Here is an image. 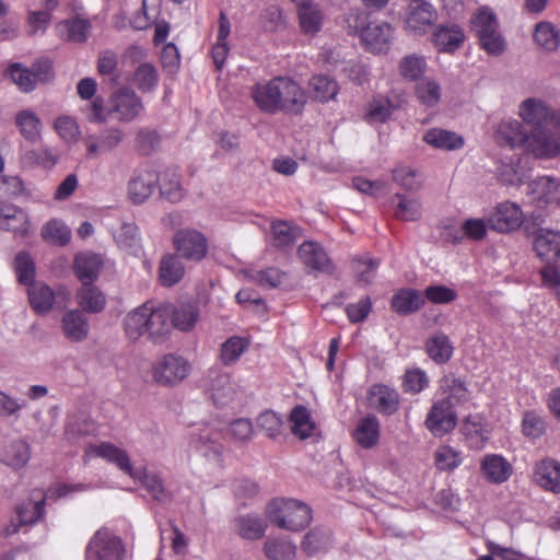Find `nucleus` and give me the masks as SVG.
I'll use <instances>...</instances> for the list:
<instances>
[{
  "instance_id": "nucleus-1",
  "label": "nucleus",
  "mask_w": 560,
  "mask_h": 560,
  "mask_svg": "<svg viewBox=\"0 0 560 560\" xmlns=\"http://www.w3.org/2000/svg\"><path fill=\"white\" fill-rule=\"evenodd\" d=\"M250 95L256 106L269 115L298 116L307 103V94L300 83L283 75L254 84Z\"/></svg>"
},
{
  "instance_id": "nucleus-2",
  "label": "nucleus",
  "mask_w": 560,
  "mask_h": 560,
  "mask_svg": "<svg viewBox=\"0 0 560 560\" xmlns=\"http://www.w3.org/2000/svg\"><path fill=\"white\" fill-rule=\"evenodd\" d=\"M172 314L173 305L170 303L158 306L144 303L125 316V334L130 341H137L147 335L152 342L162 343L172 332Z\"/></svg>"
},
{
  "instance_id": "nucleus-3",
  "label": "nucleus",
  "mask_w": 560,
  "mask_h": 560,
  "mask_svg": "<svg viewBox=\"0 0 560 560\" xmlns=\"http://www.w3.org/2000/svg\"><path fill=\"white\" fill-rule=\"evenodd\" d=\"M369 12L354 9L345 16L350 33H360L366 49L374 54H386L392 45L394 30L387 22H370Z\"/></svg>"
},
{
  "instance_id": "nucleus-4",
  "label": "nucleus",
  "mask_w": 560,
  "mask_h": 560,
  "mask_svg": "<svg viewBox=\"0 0 560 560\" xmlns=\"http://www.w3.org/2000/svg\"><path fill=\"white\" fill-rule=\"evenodd\" d=\"M269 522L285 530H301L311 520V508L294 499H273L266 506Z\"/></svg>"
},
{
  "instance_id": "nucleus-5",
  "label": "nucleus",
  "mask_w": 560,
  "mask_h": 560,
  "mask_svg": "<svg viewBox=\"0 0 560 560\" xmlns=\"http://www.w3.org/2000/svg\"><path fill=\"white\" fill-rule=\"evenodd\" d=\"M28 287L30 305L38 315H45L54 308H65L71 300V293L66 287L52 290L44 282H34Z\"/></svg>"
},
{
  "instance_id": "nucleus-6",
  "label": "nucleus",
  "mask_w": 560,
  "mask_h": 560,
  "mask_svg": "<svg viewBox=\"0 0 560 560\" xmlns=\"http://www.w3.org/2000/svg\"><path fill=\"white\" fill-rule=\"evenodd\" d=\"M190 370V363L184 357L168 353L159 358L152 365V378L161 386L173 387L182 383Z\"/></svg>"
},
{
  "instance_id": "nucleus-7",
  "label": "nucleus",
  "mask_w": 560,
  "mask_h": 560,
  "mask_svg": "<svg viewBox=\"0 0 560 560\" xmlns=\"http://www.w3.org/2000/svg\"><path fill=\"white\" fill-rule=\"evenodd\" d=\"M126 549L119 537L107 528L98 529L85 549V560H125Z\"/></svg>"
},
{
  "instance_id": "nucleus-8",
  "label": "nucleus",
  "mask_w": 560,
  "mask_h": 560,
  "mask_svg": "<svg viewBox=\"0 0 560 560\" xmlns=\"http://www.w3.org/2000/svg\"><path fill=\"white\" fill-rule=\"evenodd\" d=\"M523 151L536 159H553L560 154V133L549 127L535 128L528 132Z\"/></svg>"
},
{
  "instance_id": "nucleus-9",
  "label": "nucleus",
  "mask_w": 560,
  "mask_h": 560,
  "mask_svg": "<svg viewBox=\"0 0 560 560\" xmlns=\"http://www.w3.org/2000/svg\"><path fill=\"white\" fill-rule=\"evenodd\" d=\"M174 247L179 258L200 261L208 253V241L205 235L194 229H182L174 234Z\"/></svg>"
},
{
  "instance_id": "nucleus-10",
  "label": "nucleus",
  "mask_w": 560,
  "mask_h": 560,
  "mask_svg": "<svg viewBox=\"0 0 560 560\" xmlns=\"http://www.w3.org/2000/svg\"><path fill=\"white\" fill-rule=\"evenodd\" d=\"M526 194L537 208L560 206V182L555 177L540 176L529 182Z\"/></svg>"
},
{
  "instance_id": "nucleus-11",
  "label": "nucleus",
  "mask_w": 560,
  "mask_h": 560,
  "mask_svg": "<svg viewBox=\"0 0 560 560\" xmlns=\"http://www.w3.org/2000/svg\"><path fill=\"white\" fill-rule=\"evenodd\" d=\"M424 424L434 436H443L455 429L457 415L450 398L435 401L427 415Z\"/></svg>"
},
{
  "instance_id": "nucleus-12",
  "label": "nucleus",
  "mask_w": 560,
  "mask_h": 560,
  "mask_svg": "<svg viewBox=\"0 0 560 560\" xmlns=\"http://www.w3.org/2000/svg\"><path fill=\"white\" fill-rule=\"evenodd\" d=\"M142 110V101L132 90L126 88L119 89L110 97L108 114L114 116L118 121H132Z\"/></svg>"
},
{
  "instance_id": "nucleus-13",
  "label": "nucleus",
  "mask_w": 560,
  "mask_h": 560,
  "mask_svg": "<svg viewBox=\"0 0 560 560\" xmlns=\"http://www.w3.org/2000/svg\"><path fill=\"white\" fill-rule=\"evenodd\" d=\"M124 138V131L117 127H110L98 132L86 135L83 139L86 149V158L95 160L103 154L114 151L119 147Z\"/></svg>"
},
{
  "instance_id": "nucleus-14",
  "label": "nucleus",
  "mask_w": 560,
  "mask_h": 560,
  "mask_svg": "<svg viewBox=\"0 0 560 560\" xmlns=\"http://www.w3.org/2000/svg\"><path fill=\"white\" fill-rule=\"evenodd\" d=\"M489 229L509 233L517 230L523 223V211L518 205L504 201L499 203L487 217Z\"/></svg>"
},
{
  "instance_id": "nucleus-15",
  "label": "nucleus",
  "mask_w": 560,
  "mask_h": 560,
  "mask_svg": "<svg viewBox=\"0 0 560 560\" xmlns=\"http://www.w3.org/2000/svg\"><path fill=\"white\" fill-rule=\"evenodd\" d=\"M45 515V498L28 499L15 508V515L4 528V535L11 536L23 527L37 523Z\"/></svg>"
},
{
  "instance_id": "nucleus-16",
  "label": "nucleus",
  "mask_w": 560,
  "mask_h": 560,
  "mask_svg": "<svg viewBox=\"0 0 560 560\" xmlns=\"http://www.w3.org/2000/svg\"><path fill=\"white\" fill-rule=\"evenodd\" d=\"M160 180L159 173L153 170H137L128 182V196L135 205H141L154 192Z\"/></svg>"
},
{
  "instance_id": "nucleus-17",
  "label": "nucleus",
  "mask_w": 560,
  "mask_h": 560,
  "mask_svg": "<svg viewBox=\"0 0 560 560\" xmlns=\"http://www.w3.org/2000/svg\"><path fill=\"white\" fill-rule=\"evenodd\" d=\"M60 330L70 342H82L90 335L89 318L79 308L69 310L60 319Z\"/></svg>"
},
{
  "instance_id": "nucleus-18",
  "label": "nucleus",
  "mask_w": 560,
  "mask_h": 560,
  "mask_svg": "<svg viewBox=\"0 0 560 560\" xmlns=\"http://www.w3.org/2000/svg\"><path fill=\"white\" fill-rule=\"evenodd\" d=\"M465 40L463 28L456 23L438 25L432 33V43L439 52H454Z\"/></svg>"
},
{
  "instance_id": "nucleus-19",
  "label": "nucleus",
  "mask_w": 560,
  "mask_h": 560,
  "mask_svg": "<svg viewBox=\"0 0 560 560\" xmlns=\"http://www.w3.org/2000/svg\"><path fill=\"white\" fill-rule=\"evenodd\" d=\"M209 377L210 384L208 390L217 406H229L235 400L237 388L229 373L211 371Z\"/></svg>"
},
{
  "instance_id": "nucleus-20",
  "label": "nucleus",
  "mask_w": 560,
  "mask_h": 560,
  "mask_svg": "<svg viewBox=\"0 0 560 560\" xmlns=\"http://www.w3.org/2000/svg\"><path fill=\"white\" fill-rule=\"evenodd\" d=\"M551 108L538 98H527L523 101L518 108V115L523 121L530 126V130L535 128L549 127L552 122Z\"/></svg>"
},
{
  "instance_id": "nucleus-21",
  "label": "nucleus",
  "mask_w": 560,
  "mask_h": 560,
  "mask_svg": "<svg viewBox=\"0 0 560 560\" xmlns=\"http://www.w3.org/2000/svg\"><path fill=\"white\" fill-rule=\"evenodd\" d=\"M533 235L534 250L541 260L550 265L560 259V232L538 229Z\"/></svg>"
},
{
  "instance_id": "nucleus-22",
  "label": "nucleus",
  "mask_w": 560,
  "mask_h": 560,
  "mask_svg": "<svg viewBox=\"0 0 560 560\" xmlns=\"http://www.w3.org/2000/svg\"><path fill=\"white\" fill-rule=\"evenodd\" d=\"M436 20V10L432 4L422 0L409 7L405 23L408 31L422 35Z\"/></svg>"
},
{
  "instance_id": "nucleus-23",
  "label": "nucleus",
  "mask_w": 560,
  "mask_h": 560,
  "mask_svg": "<svg viewBox=\"0 0 560 560\" xmlns=\"http://www.w3.org/2000/svg\"><path fill=\"white\" fill-rule=\"evenodd\" d=\"M527 136L528 131L516 119H504L498 124L495 129V141L500 145L511 149L520 148L524 150Z\"/></svg>"
},
{
  "instance_id": "nucleus-24",
  "label": "nucleus",
  "mask_w": 560,
  "mask_h": 560,
  "mask_svg": "<svg viewBox=\"0 0 560 560\" xmlns=\"http://www.w3.org/2000/svg\"><path fill=\"white\" fill-rule=\"evenodd\" d=\"M135 481L140 482L144 489L151 494L152 499L159 503L165 504L172 501V493L165 488L164 481L160 474L140 467L135 470L131 477Z\"/></svg>"
},
{
  "instance_id": "nucleus-25",
  "label": "nucleus",
  "mask_w": 560,
  "mask_h": 560,
  "mask_svg": "<svg viewBox=\"0 0 560 560\" xmlns=\"http://www.w3.org/2000/svg\"><path fill=\"white\" fill-rule=\"evenodd\" d=\"M221 433L211 427H205L194 436V447L207 459L220 462L223 445L220 442Z\"/></svg>"
},
{
  "instance_id": "nucleus-26",
  "label": "nucleus",
  "mask_w": 560,
  "mask_h": 560,
  "mask_svg": "<svg viewBox=\"0 0 560 560\" xmlns=\"http://www.w3.org/2000/svg\"><path fill=\"white\" fill-rule=\"evenodd\" d=\"M0 229L25 235L28 231L26 212L14 205L0 202Z\"/></svg>"
},
{
  "instance_id": "nucleus-27",
  "label": "nucleus",
  "mask_w": 560,
  "mask_h": 560,
  "mask_svg": "<svg viewBox=\"0 0 560 560\" xmlns=\"http://www.w3.org/2000/svg\"><path fill=\"white\" fill-rule=\"evenodd\" d=\"M299 257L302 262L314 270L322 272H329L331 270V262L327 253L316 242H304L298 249Z\"/></svg>"
},
{
  "instance_id": "nucleus-28",
  "label": "nucleus",
  "mask_w": 560,
  "mask_h": 560,
  "mask_svg": "<svg viewBox=\"0 0 560 560\" xmlns=\"http://www.w3.org/2000/svg\"><path fill=\"white\" fill-rule=\"evenodd\" d=\"M103 266L100 255L92 253H81L74 259V273L82 284H92L98 277Z\"/></svg>"
},
{
  "instance_id": "nucleus-29",
  "label": "nucleus",
  "mask_w": 560,
  "mask_h": 560,
  "mask_svg": "<svg viewBox=\"0 0 560 560\" xmlns=\"http://www.w3.org/2000/svg\"><path fill=\"white\" fill-rule=\"evenodd\" d=\"M91 28V22L80 16L65 20L58 23L56 26L58 36L65 40L72 43L86 42Z\"/></svg>"
},
{
  "instance_id": "nucleus-30",
  "label": "nucleus",
  "mask_w": 560,
  "mask_h": 560,
  "mask_svg": "<svg viewBox=\"0 0 560 560\" xmlns=\"http://www.w3.org/2000/svg\"><path fill=\"white\" fill-rule=\"evenodd\" d=\"M75 301L83 313L97 314L106 306L105 295L93 283L82 284L75 293Z\"/></svg>"
},
{
  "instance_id": "nucleus-31",
  "label": "nucleus",
  "mask_w": 560,
  "mask_h": 560,
  "mask_svg": "<svg viewBox=\"0 0 560 560\" xmlns=\"http://www.w3.org/2000/svg\"><path fill=\"white\" fill-rule=\"evenodd\" d=\"M381 425L375 416H366L359 420L353 439L363 448H372L380 441Z\"/></svg>"
},
{
  "instance_id": "nucleus-32",
  "label": "nucleus",
  "mask_w": 560,
  "mask_h": 560,
  "mask_svg": "<svg viewBox=\"0 0 560 560\" xmlns=\"http://www.w3.org/2000/svg\"><path fill=\"white\" fill-rule=\"evenodd\" d=\"M233 527L243 539L256 540L265 535L267 523L256 514H246L234 518Z\"/></svg>"
},
{
  "instance_id": "nucleus-33",
  "label": "nucleus",
  "mask_w": 560,
  "mask_h": 560,
  "mask_svg": "<svg viewBox=\"0 0 560 560\" xmlns=\"http://www.w3.org/2000/svg\"><path fill=\"white\" fill-rule=\"evenodd\" d=\"M30 458L31 447L23 440L11 441L0 451V460L14 469L24 467Z\"/></svg>"
},
{
  "instance_id": "nucleus-34",
  "label": "nucleus",
  "mask_w": 560,
  "mask_h": 560,
  "mask_svg": "<svg viewBox=\"0 0 560 560\" xmlns=\"http://www.w3.org/2000/svg\"><path fill=\"white\" fill-rule=\"evenodd\" d=\"M423 141L440 150H458L464 147V138L454 131L432 128L423 135Z\"/></svg>"
},
{
  "instance_id": "nucleus-35",
  "label": "nucleus",
  "mask_w": 560,
  "mask_h": 560,
  "mask_svg": "<svg viewBox=\"0 0 560 560\" xmlns=\"http://www.w3.org/2000/svg\"><path fill=\"white\" fill-rule=\"evenodd\" d=\"M535 479L546 490L560 492V463L544 459L535 468Z\"/></svg>"
},
{
  "instance_id": "nucleus-36",
  "label": "nucleus",
  "mask_w": 560,
  "mask_h": 560,
  "mask_svg": "<svg viewBox=\"0 0 560 560\" xmlns=\"http://www.w3.org/2000/svg\"><path fill=\"white\" fill-rule=\"evenodd\" d=\"M483 476L492 483L506 481L512 472L510 463L500 455H487L481 463Z\"/></svg>"
},
{
  "instance_id": "nucleus-37",
  "label": "nucleus",
  "mask_w": 560,
  "mask_h": 560,
  "mask_svg": "<svg viewBox=\"0 0 560 560\" xmlns=\"http://www.w3.org/2000/svg\"><path fill=\"white\" fill-rule=\"evenodd\" d=\"M497 173L501 183L510 186L521 185L529 177V170L522 165V160L518 156L501 161Z\"/></svg>"
},
{
  "instance_id": "nucleus-38",
  "label": "nucleus",
  "mask_w": 560,
  "mask_h": 560,
  "mask_svg": "<svg viewBox=\"0 0 560 560\" xmlns=\"http://www.w3.org/2000/svg\"><path fill=\"white\" fill-rule=\"evenodd\" d=\"M94 453L98 457L115 464L121 471L132 477L135 470L130 464V458L126 451L115 446L112 443L103 442L94 447Z\"/></svg>"
},
{
  "instance_id": "nucleus-39",
  "label": "nucleus",
  "mask_w": 560,
  "mask_h": 560,
  "mask_svg": "<svg viewBox=\"0 0 560 560\" xmlns=\"http://www.w3.org/2000/svg\"><path fill=\"white\" fill-rule=\"evenodd\" d=\"M185 275L184 265L178 256L166 255L161 259L159 267V280L163 287H173Z\"/></svg>"
},
{
  "instance_id": "nucleus-40",
  "label": "nucleus",
  "mask_w": 560,
  "mask_h": 560,
  "mask_svg": "<svg viewBox=\"0 0 560 560\" xmlns=\"http://www.w3.org/2000/svg\"><path fill=\"white\" fill-rule=\"evenodd\" d=\"M425 351L436 364H444L451 360L454 348L446 335L438 332L427 340Z\"/></svg>"
},
{
  "instance_id": "nucleus-41",
  "label": "nucleus",
  "mask_w": 560,
  "mask_h": 560,
  "mask_svg": "<svg viewBox=\"0 0 560 560\" xmlns=\"http://www.w3.org/2000/svg\"><path fill=\"white\" fill-rule=\"evenodd\" d=\"M399 75L408 82H418L427 71V60L423 56L409 54L402 57L398 65Z\"/></svg>"
},
{
  "instance_id": "nucleus-42",
  "label": "nucleus",
  "mask_w": 560,
  "mask_h": 560,
  "mask_svg": "<svg viewBox=\"0 0 560 560\" xmlns=\"http://www.w3.org/2000/svg\"><path fill=\"white\" fill-rule=\"evenodd\" d=\"M330 546L331 532L325 527L313 528L302 541V550L311 557L327 551Z\"/></svg>"
},
{
  "instance_id": "nucleus-43",
  "label": "nucleus",
  "mask_w": 560,
  "mask_h": 560,
  "mask_svg": "<svg viewBox=\"0 0 560 560\" xmlns=\"http://www.w3.org/2000/svg\"><path fill=\"white\" fill-rule=\"evenodd\" d=\"M272 243L279 249L291 248L300 236L296 225L288 221H276L271 224Z\"/></svg>"
},
{
  "instance_id": "nucleus-44",
  "label": "nucleus",
  "mask_w": 560,
  "mask_h": 560,
  "mask_svg": "<svg viewBox=\"0 0 560 560\" xmlns=\"http://www.w3.org/2000/svg\"><path fill=\"white\" fill-rule=\"evenodd\" d=\"M533 36L535 43L546 51L551 52L559 48L560 33L550 22L537 23Z\"/></svg>"
},
{
  "instance_id": "nucleus-45",
  "label": "nucleus",
  "mask_w": 560,
  "mask_h": 560,
  "mask_svg": "<svg viewBox=\"0 0 560 560\" xmlns=\"http://www.w3.org/2000/svg\"><path fill=\"white\" fill-rule=\"evenodd\" d=\"M290 421L292 433L301 440L310 438L315 430V424L311 420V415L304 406L300 405L292 409L290 413Z\"/></svg>"
},
{
  "instance_id": "nucleus-46",
  "label": "nucleus",
  "mask_w": 560,
  "mask_h": 560,
  "mask_svg": "<svg viewBox=\"0 0 560 560\" xmlns=\"http://www.w3.org/2000/svg\"><path fill=\"white\" fill-rule=\"evenodd\" d=\"M417 100L427 107H434L439 104L442 90L439 82L432 78H423L415 86Z\"/></svg>"
},
{
  "instance_id": "nucleus-47",
  "label": "nucleus",
  "mask_w": 560,
  "mask_h": 560,
  "mask_svg": "<svg viewBox=\"0 0 560 560\" xmlns=\"http://www.w3.org/2000/svg\"><path fill=\"white\" fill-rule=\"evenodd\" d=\"M159 176L158 185L161 196L172 202L179 201L183 197V189L176 170L167 168L159 173Z\"/></svg>"
},
{
  "instance_id": "nucleus-48",
  "label": "nucleus",
  "mask_w": 560,
  "mask_h": 560,
  "mask_svg": "<svg viewBox=\"0 0 560 560\" xmlns=\"http://www.w3.org/2000/svg\"><path fill=\"white\" fill-rule=\"evenodd\" d=\"M423 304V299L418 291L412 289L400 290L392 299V307L401 315L417 312Z\"/></svg>"
},
{
  "instance_id": "nucleus-49",
  "label": "nucleus",
  "mask_w": 560,
  "mask_h": 560,
  "mask_svg": "<svg viewBox=\"0 0 560 560\" xmlns=\"http://www.w3.org/2000/svg\"><path fill=\"white\" fill-rule=\"evenodd\" d=\"M249 340L240 336L228 338L220 348V360L224 365H232L238 361L248 349Z\"/></svg>"
},
{
  "instance_id": "nucleus-50",
  "label": "nucleus",
  "mask_w": 560,
  "mask_h": 560,
  "mask_svg": "<svg viewBox=\"0 0 560 560\" xmlns=\"http://www.w3.org/2000/svg\"><path fill=\"white\" fill-rule=\"evenodd\" d=\"M372 396L374 398V405L380 412L385 415H393L398 409V393L388 386H374Z\"/></svg>"
},
{
  "instance_id": "nucleus-51",
  "label": "nucleus",
  "mask_w": 560,
  "mask_h": 560,
  "mask_svg": "<svg viewBox=\"0 0 560 560\" xmlns=\"http://www.w3.org/2000/svg\"><path fill=\"white\" fill-rule=\"evenodd\" d=\"M159 82V74L155 67L143 62L132 75V84L142 93H150L155 90Z\"/></svg>"
},
{
  "instance_id": "nucleus-52",
  "label": "nucleus",
  "mask_w": 560,
  "mask_h": 560,
  "mask_svg": "<svg viewBox=\"0 0 560 560\" xmlns=\"http://www.w3.org/2000/svg\"><path fill=\"white\" fill-rule=\"evenodd\" d=\"M313 98L325 103L335 98L338 93L337 82L328 75H314L310 80Z\"/></svg>"
},
{
  "instance_id": "nucleus-53",
  "label": "nucleus",
  "mask_w": 560,
  "mask_h": 560,
  "mask_svg": "<svg viewBox=\"0 0 560 560\" xmlns=\"http://www.w3.org/2000/svg\"><path fill=\"white\" fill-rule=\"evenodd\" d=\"M15 124L26 140L34 142L38 139L40 120L34 112L28 109L19 112L15 116Z\"/></svg>"
},
{
  "instance_id": "nucleus-54",
  "label": "nucleus",
  "mask_w": 560,
  "mask_h": 560,
  "mask_svg": "<svg viewBox=\"0 0 560 560\" xmlns=\"http://www.w3.org/2000/svg\"><path fill=\"white\" fill-rule=\"evenodd\" d=\"M13 269L19 283L31 285L34 283L36 276L35 262L31 255L26 252L16 254L13 260Z\"/></svg>"
},
{
  "instance_id": "nucleus-55",
  "label": "nucleus",
  "mask_w": 560,
  "mask_h": 560,
  "mask_svg": "<svg viewBox=\"0 0 560 560\" xmlns=\"http://www.w3.org/2000/svg\"><path fill=\"white\" fill-rule=\"evenodd\" d=\"M471 30L480 40L498 30V20L495 14L487 8H481L471 18Z\"/></svg>"
},
{
  "instance_id": "nucleus-56",
  "label": "nucleus",
  "mask_w": 560,
  "mask_h": 560,
  "mask_svg": "<svg viewBox=\"0 0 560 560\" xmlns=\"http://www.w3.org/2000/svg\"><path fill=\"white\" fill-rule=\"evenodd\" d=\"M264 552L269 560H292L295 556V545L289 540L269 538L264 545Z\"/></svg>"
},
{
  "instance_id": "nucleus-57",
  "label": "nucleus",
  "mask_w": 560,
  "mask_h": 560,
  "mask_svg": "<svg viewBox=\"0 0 560 560\" xmlns=\"http://www.w3.org/2000/svg\"><path fill=\"white\" fill-rule=\"evenodd\" d=\"M42 237L55 245L65 246L71 240V231L62 221L54 219L43 226Z\"/></svg>"
},
{
  "instance_id": "nucleus-58",
  "label": "nucleus",
  "mask_w": 560,
  "mask_h": 560,
  "mask_svg": "<svg viewBox=\"0 0 560 560\" xmlns=\"http://www.w3.org/2000/svg\"><path fill=\"white\" fill-rule=\"evenodd\" d=\"M299 19L301 30L306 35H314L322 28V13L308 3L300 4Z\"/></svg>"
},
{
  "instance_id": "nucleus-59",
  "label": "nucleus",
  "mask_w": 560,
  "mask_h": 560,
  "mask_svg": "<svg viewBox=\"0 0 560 560\" xmlns=\"http://www.w3.org/2000/svg\"><path fill=\"white\" fill-rule=\"evenodd\" d=\"M256 424L269 439H276L282 433L284 420L281 415L272 410H265L256 418Z\"/></svg>"
},
{
  "instance_id": "nucleus-60",
  "label": "nucleus",
  "mask_w": 560,
  "mask_h": 560,
  "mask_svg": "<svg viewBox=\"0 0 560 560\" xmlns=\"http://www.w3.org/2000/svg\"><path fill=\"white\" fill-rule=\"evenodd\" d=\"M395 198L398 199L394 215L402 221H417L421 218L422 209L421 203L416 198H407L404 195L396 194Z\"/></svg>"
},
{
  "instance_id": "nucleus-61",
  "label": "nucleus",
  "mask_w": 560,
  "mask_h": 560,
  "mask_svg": "<svg viewBox=\"0 0 560 560\" xmlns=\"http://www.w3.org/2000/svg\"><path fill=\"white\" fill-rule=\"evenodd\" d=\"M441 388L444 393L450 396L447 398H454L458 402H465L469 399V390L466 382L460 377H456L455 374H447L441 380Z\"/></svg>"
},
{
  "instance_id": "nucleus-62",
  "label": "nucleus",
  "mask_w": 560,
  "mask_h": 560,
  "mask_svg": "<svg viewBox=\"0 0 560 560\" xmlns=\"http://www.w3.org/2000/svg\"><path fill=\"white\" fill-rule=\"evenodd\" d=\"M397 108L387 97H376L369 104L366 118L369 122H385Z\"/></svg>"
},
{
  "instance_id": "nucleus-63",
  "label": "nucleus",
  "mask_w": 560,
  "mask_h": 560,
  "mask_svg": "<svg viewBox=\"0 0 560 560\" xmlns=\"http://www.w3.org/2000/svg\"><path fill=\"white\" fill-rule=\"evenodd\" d=\"M198 317V313L195 306L192 305H180L179 307H173V314L171 322L173 324V328H178L180 330H189L194 327Z\"/></svg>"
},
{
  "instance_id": "nucleus-64",
  "label": "nucleus",
  "mask_w": 560,
  "mask_h": 560,
  "mask_svg": "<svg viewBox=\"0 0 560 560\" xmlns=\"http://www.w3.org/2000/svg\"><path fill=\"white\" fill-rule=\"evenodd\" d=\"M378 260L360 257L352 260V270L359 282L371 283L375 278Z\"/></svg>"
}]
</instances>
